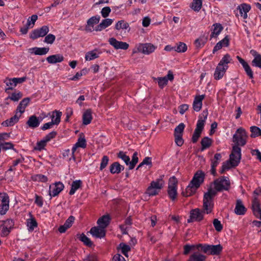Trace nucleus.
Here are the masks:
<instances>
[{"label": "nucleus", "instance_id": "obj_1", "mask_svg": "<svg viewBox=\"0 0 261 261\" xmlns=\"http://www.w3.org/2000/svg\"><path fill=\"white\" fill-rule=\"evenodd\" d=\"M215 190L210 188L207 192L203 195V207L206 214L211 213L214 207V198L217 195V192L228 191L230 187L229 178L225 176H221L216 179L213 182Z\"/></svg>", "mask_w": 261, "mask_h": 261}, {"label": "nucleus", "instance_id": "obj_2", "mask_svg": "<svg viewBox=\"0 0 261 261\" xmlns=\"http://www.w3.org/2000/svg\"><path fill=\"white\" fill-rule=\"evenodd\" d=\"M204 177L205 174L203 171L201 170L197 171L194 174L185 191L182 192V196L189 197L194 195L204 181Z\"/></svg>", "mask_w": 261, "mask_h": 261}, {"label": "nucleus", "instance_id": "obj_3", "mask_svg": "<svg viewBox=\"0 0 261 261\" xmlns=\"http://www.w3.org/2000/svg\"><path fill=\"white\" fill-rule=\"evenodd\" d=\"M164 176V175H161L160 178L152 181L146 189V194L149 196H154L158 195L165 184L163 178Z\"/></svg>", "mask_w": 261, "mask_h": 261}, {"label": "nucleus", "instance_id": "obj_4", "mask_svg": "<svg viewBox=\"0 0 261 261\" xmlns=\"http://www.w3.org/2000/svg\"><path fill=\"white\" fill-rule=\"evenodd\" d=\"M247 137L246 131L243 128L240 127L233 136V142L238 145L243 146L246 144Z\"/></svg>", "mask_w": 261, "mask_h": 261}, {"label": "nucleus", "instance_id": "obj_5", "mask_svg": "<svg viewBox=\"0 0 261 261\" xmlns=\"http://www.w3.org/2000/svg\"><path fill=\"white\" fill-rule=\"evenodd\" d=\"M241 149L239 145L236 144L232 147L231 153L229 155L230 164L232 167H236L240 163L241 159Z\"/></svg>", "mask_w": 261, "mask_h": 261}, {"label": "nucleus", "instance_id": "obj_6", "mask_svg": "<svg viewBox=\"0 0 261 261\" xmlns=\"http://www.w3.org/2000/svg\"><path fill=\"white\" fill-rule=\"evenodd\" d=\"M177 181L175 176L170 178L168 187V195L170 199L172 201H175L177 196Z\"/></svg>", "mask_w": 261, "mask_h": 261}, {"label": "nucleus", "instance_id": "obj_7", "mask_svg": "<svg viewBox=\"0 0 261 261\" xmlns=\"http://www.w3.org/2000/svg\"><path fill=\"white\" fill-rule=\"evenodd\" d=\"M9 196L6 193H0V215H4L9 209Z\"/></svg>", "mask_w": 261, "mask_h": 261}, {"label": "nucleus", "instance_id": "obj_8", "mask_svg": "<svg viewBox=\"0 0 261 261\" xmlns=\"http://www.w3.org/2000/svg\"><path fill=\"white\" fill-rule=\"evenodd\" d=\"M204 208V211H201L199 208L192 209L190 212V218L187 219V222L190 223L194 221L200 222L203 219V214L206 213Z\"/></svg>", "mask_w": 261, "mask_h": 261}, {"label": "nucleus", "instance_id": "obj_9", "mask_svg": "<svg viewBox=\"0 0 261 261\" xmlns=\"http://www.w3.org/2000/svg\"><path fill=\"white\" fill-rule=\"evenodd\" d=\"M61 116L62 112L55 110L53 112V115L51 116V121L44 124L43 126H41V129L45 130L51 128L53 125H58L61 121Z\"/></svg>", "mask_w": 261, "mask_h": 261}, {"label": "nucleus", "instance_id": "obj_10", "mask_svg": "<svg viewBox=\"0 0 261 261\" xmlns=\"http://www.w3.org/2000/svg\"><path fill=\"white\" fill-rule=\"evenodd\" d=\"M137 48L139 52L145 55H149L155 51L157 46L150 43H139Z\"/></svg>", "mask_w": 261, "mask_h": 261}, {"label": "nucleus", "instance_id": "obj_11", "mask_svg": "<svg viewBox=\"0 0 261 261\" xmlns=\"http://www.w3.org/2000/svg\"><path fill=\"white\" fill-rule=\"evenodd\" d=\"M49 31V28L47 25H43L39 29L33 30L30 35V37L33 39H36L39 37H43L47 35Z\"/></svg>", "mask_w": 261, "mask_h": 261}, {"label": "nucleus", "instance_id": "obj_12", "mask_svg": "<svg viewBox=\"0 0 261 261\" xmlns=\"http://www.w3.org/2000/svg\"><path fill=\"white\" fill-rule=\"evenodd\" d=\"M64 185L61 182H56L54 185L49 186L48 194L50 196V199L53 197L58 196L60 193L63 190Z\"/></svg>", "mask_w": 261, "mask_h": 261}, {"label": "nucleus", "instance_id": "obj_13", "mask_svg": "<svg viewBox=\"0 0 261 261\" xmlns=\"http://www.w3.org/2000/svg\"><path fill=\"white\" fill-rule=\"evenodd\" d=\"M252 210L253 215L261 220L260 204L257 197H254L252 200Z\"/></svg>", "mask_w": 261, "mask_h": 261}, {"label": "nucleus", "instance_id": "obj_14", "mask_svg": "<svg viewBox=\"0 0 261 261\" xmlns=\"http://www.w3.org/2000/svg\"><path fill=\"white\" fill-rule=\"evenodd\" d=\"M110 45L113 46L116 49L126 50L128 48L129 44L125 42L117 40L115 38H111L109 40Z\"/></svg>", "mask_w": 261, "mask_h": 261}, {"label": "nucleus", "instance_id": "obj_15", "mask_svg": "<svg viewBox=\"0 0 261 261\" xmlns=\"http://www.w3.org/2000/svg\"><path fill=\"white\" fill-rule=\"evenodd\" d=\"M89 232L92 236L96 238H102L106 236V230L105 228L100 226L92 227Z\"/></svg>", "mask_w": 261, "mask_h": 261}, {"label": "nucleus", "instance_id": "obj_16", "mask_svg": "<svg viewBox=\"0 0 261 261\" xmlns=\"http://www.w3.org/2000/svg\"><path fill=\"white\" fill-rule=\"evenodd\" d=\"M237 58L239 61V62L242 65L243 68L244 69L246 72V73L249 76V77L251 79H253V72L252 71L249 64L241 57L238 56L237 57Z\"/></svg>", "mask_w": 261, "mask_h": 261}, {"label": "nucleus", "instance_id": "obj_17", "mask_svg": "<svg viewBox=\"0 0 261 261\" xmlns=\"http://www.w3.org/2000/svg\"><path fill=\"white\" fill-rule=\"evenodd\" d=\"M205 98V95L196 96L193 103V108L196 112H199L202 106V100Z\"/></svg>", "mask_w": 261, "mask_h": 261}, {"label": "nucleus", "instance_id": "obj_18", "mask_svg": "<svg viewBox=\"0 0 261 261\" xmlns=\"http://www.w3.org/2000/svg\"><path fill=\"white\" fill-rule=\"evenodd\" d=\"M20 116V114H18V112H16L14 116L3 121L2 125L5 127L13 126L15 123L18 122Z\"/></svg>", "mask_w": 261, "mask_h": 261}, {"label": "nucleus", "instance_id": "obj_19", "mask_svg": "<svg viewBox=\"0 0 261 261\" xmlns=\"http://www.w3.org/2000/svg\"><path fill=\"white\" fill-rule=\"evenodd\" d=\"M250 9V5L246 3L242 4L237 7V10H239L240 15L243 17L244 19L247 18V13Z\"/></svg>", "mask_w": 261, "mask_h": 261}, {"label": "nucleus", "instance_id": "obj_20", "mask_svg": "<svg viewBox=\"0 0 261 261\" xmlns=\"http://www.w3.org/2000/svg\"><path fill=\"white\" fill-rule=\"evenodd\" d=\"M229 45V38L228 36H226L222 40L218 42L214 46L213 53L215 54L216 51L222 48V47H227Z\"/></svg>", "mask_w": 261, "mask_h": 261}, {"label": "nucleus", "instance_id": "obj_21", "mask_svg": "<svg viewBox=\"0 0 261 261\" xmlns=\"http://www.w3.org/2000/svg\"><path fill=\"white\" fill-rule=\"evenodd\" d=\"M100 17L99 15H96L90 18L87 21L86 30L89 32H92V28L94 24L98 23L100 20Z\"/></svg>", "mask_w": 261, "mask_h": 261}, {"label": "nucleus", "instance_id": "obj_22", "mask_svg": "<svg viewBox=\"0 0 261 261\" xmlns=\"http://www.w3.org/2000/svg\"><path fill=\"white\" fill-rule=\"evenodd\" d=\"M247 211L241 200L238 199L234 208V213L238 215H244Z\"/></svg>", "mask_w": 261, "mask_h": 261}, {"label": "nucleus", "instance_id": "obj_23", "mask_svg": "<svg viewBox=\"0 0 261 261\" xmlns=\"http://www.w3.org/2000/svg\"><path fill=\"white\" fill-rule=\"evenodd\" d=\"M124 167L118 162L113 163L110 166V172L113 174H119L124 170Z\"/></svg>", "mask_w": 261, "mask_h": 261}, {"label": "nucleus", "instance_id": "obj_24", "mask_svg": "<svg viewBox=\"0 0 261 261\" xmlns=\"http://www.w3.org/2000/svg\"><path fill=\"white\" fill-rule=\"evenodd\" d=\"M30 101V98L29 97L23 98L19 103L17 107L16 112H18V113L21 114L25 111L26 107L28 106Z\"/></svg>", "mask_w": 261, "mask_h": 261}, {"label": "nucleus", "instance_id": "obj_25", "mask_svg": "<svg viewBox=\"0 0 261 261\" xmlns=\"http://www.w3.org/2000/svg\"><path fill=\"white\" fill-rule=\"evenodd\" d=\"M29 215L31 218L27 220V226L28 227V231L32 232L34 230L35 228L38 226V223L35 218L33 217L31 213H29Z\"/></svg>", "mask_w": 261, "mask_h": 261}, {"label": "nucleus", "instance_id": "obj_26", "mask_svg": "<svg viewBox=\"0 0 261 261\" xmlns=\"http://www.w3.org/2000/svg\"><path fill=\"white\" fill-rule=\"evenodd\" d=\"M111 218L109 215H105L99 218L97 223L99 226L106 228L110 224Z\"/></svg>", "mask_w": 261, "mask_h": 261}, {"label": "nucleus", "instance_id": "obj_27", "mask_svg": "<svg viewBox=\"0 0 261 261\" xmlns=\"http://www.w3.org/2000/svg\"><path fill=\"white\" fill-rule=\"evenodd\" d=\"M64 57L61 54H56L48 56L46 61L50 64H56L62 62L64 60Z\"/></svg>", "mask_w": 261, "mask_h": 261}, {"label": "nucleus", "instance_id": "obj_28", "mask_svg": "<svg viewBox=\"0 0 261 261\" xmlns=\"http://www.w3.org/2000/svg\"><path fill=\"white\" fill-rule=\"evenodd\" d=\"M206 256L199 252H195L189 256L187 261H206Z\"/></svg>", "mask_w": 261, "mask_h": 261}, {"label": "nucleus", "instance_id": "obj_29", "mask_svg": "<svg viewBox=\"0 0 261 261\" xmlns=\"http://www.w3.org/2000/svg\"><path fill=\"white\" fill-rule=\"evenodd\" d=\"M250 52L254 57L252 61V65L261 69V55L254 50H251Z\"/></svg>", "mask_w": 261, "mask_h": 261}, {"label": "nucleus", "instance_id": "obj_30", "mask_svg": "<svg viewBox=\"0 0 261 261\" xmlns=\"http://www.w3.org/2000/svg\"><path fill=\"white\" fill-rule=\"evenodd\" d=\"M223 30V27L220 23H215L212 26V32L211 38L217 37Z\"/></svg>", "mask_w": 261, "mask_h": 261}, {"label": "nucleus", "instance_id": "obj_31", "mask_svg": "<svg viewBox=\"0 0 261 261\" xmlns=\"http://www.w3.org/2000/svg\"><path fill=\"white\" fill-rule=\"evenodd\" d=\"M231 61L232 58H231L230 55L226 54L222 57L218 65L220 66V67H224L225 69L227 70L228 68V64Z\"/></svg>", "mask_w": 261, "mask_h": 261}, {"label": "nucleus", "instance_id": "obj_32", "mask_svg": "<svg viewBox=\"0 0 261 261\" xmlns=\"http://www.w3.org/2000/svg\"><path fill=\"white\" fill-rule=\"evenodd\" d=\"M31 53H34L36 55H46L49 50L48 47H35L30 48Z\"/></svg>", "mask_w": 261, "mask_h": 261}, {"label": "nucleus", "instance_id": "obj_33", "mask_svg": "<svg viewBox=\"0 0 261 261\" xmlns=\"http://www.w3.org/2000/svg\"><path fill=\"white\" fill-rule=\"evenodd\" d=\"M223 247L221 245H210L209 254L213 255H219L222 251Z\"/></svg>", "mask_w": 261, "mask_h": 261}, {"label": "nucleus", "instance_id": "obj_34", "mask_svg": "<svg viewBox=\"0 0 261 261\" xmlns=\"http://www.w3.org/2000/svg\"><path fill=\"white\" fill-rule=\"evenodd\" d=\"M40 121L35 115L31 116L27 122V125L31 128H36L40 124Z\"/></svg>", "mask_w": 261, "mask_h": 261}, {"label": "nucleus", "instance_id": "obj_35", "mask_svg": "<svg viewBox=\"0 0 261 261\" xmlns=\"http://www.w3.org/2000/svg\"><path fill=\"white\" fill-rule=\"evenodd\" d=\"M92 119V111L91 109L86 110L83 115V123L84 125L90 124Z\"/></svg>", "mask_w": 261, "mask_h": 261}, {"label": "nucleus", "instance_id": "obj_36", "mask_svg": "<svg viewBox=\"0 0 261 261\" xmlns=\"http://www.w3.org/2000/svg\"><path fill=\"white\" fill-rule=\"evenodd\" d=\"M226 70H227L225 69L224 67H220V66L217 65L214 74V79L216 80L221 79L226 72Z\"/></svg>", "mask_w": 261, "mask_h": 261}, {"label": "nucleus", "instance_id": "obj_37", "mask_svg": "<svg viewBox=\"0 0 261 261\" xmlns=\"http://www.w3.org/2000/svg\"><path fill=\"white\" fill-rule=\"evenodd\" d=\"M100 52L98 49H94L87 52L85 55V60L86 61H91L98 58Z\"/></svg>", "mask_w": 261, "mask_h": 261}, {"label": "nucleus", "instance_id": "obj_38", "mask_svg": "<svg viewBox=\"0 0 261 261\" xmlns=\"http://www.w3.org/2000/svg\"><path fill=\"white\" fill-rule=\"evenodd\" d=\"M82 181L81 180H74L71 184V189L69 192V194L70 195H73L76 190L82 187Z\"/></svg>", "mask_w": 261, "mask_h": 261}, {"label": "nucleus", "instance_id": "obj_39", "mask_svg": "<svg viewBox=\"0 0 261 261\" xmlns=\"http://www.w3.org/2000/svg\"><path fill=\"white\" fill-rule=\"evenodd\" d=\"M115 29L117 30H125L128 32L130 30L129 24L124 20L118 21L115 24Z\"/></svg>", "mask_w": 261, "mask_h": 261}, {"label": "nucleus", "instance_id": "obj_40", "mask_svg": "<svg viewBox=\"0 0 261 261\" xmlns=\"http://www.w3.org/2000/svg\"><path fill=\"white\" fill-rule=\"evenodd\" d=\"M212 142L213 140L208 137H204L201 141V150L203 151L209 148L212 145Z\"/></svg>", "mask_w": 261, "mask_h": 261}, {"label": "nucleus", "instance_id": "obj_41", "mask_svg": "<svg viewBox=\"0 0 261 261\" xmlns=\"http://www.w3.org/2000/svg\"><path fill=\"white\" fill-rule=\"evenodd\" d=\"M77 238L79 239L81 242H83L84 244L88 247H91L93 245L92 241L90 239L88 238L84 233L77 234Z\"/></svg>", "mask_w": 261, "mask_h": 261}, {"label": "nucleus", "instance_id": "obj_42", "mask_svg": "<svg viewBox=\"0 0 261 261\" xmlns=\"http://www.w3.org/2000/svg\"><path fill=\"white\" fill-rule=\"evenodd\" d=\"M117 249H121V253L126 257H128V252L130 251L131 248L128 245L124 243H121L117 247Z\"/></svg>", "mask_w": 261, "mask_h": 261}, {"label": "nucleus", "instance_id": "obj_43", "mask_svg": "<svg viewBox=\"0 0 261 261\" xmlns=\"http://www.w3.org/2000/svg\"><path fill=\"white\" fill-rule=\"evenodd\" d=\"M126 153V152L120 151L117 153L116 155L118 158L122 160L126 165H128L130 163V158Z\"/></svg>", "mask_w": 261, "mask_h": 261}, {"label": "nucleus", "instance_id": "obj_44", "mask_svg": "<svg viewBox=\"0 0 261 261\" xmlns=\"http://www.w3.org/2000/svg\"><path fill=\"white\" fill-rule=\"evenodd\" d=\"M76 146L82 148H85L87 146L86 140L83 134H80L76 143Z\"/></svg>", "mask_w": 261, "mask_h": 261}, {"label": "nucleus", "instance_id": "obj_45", "mask_svg": "<svg viewBox=\"0 0 261 261\" xmlns=\"http://www.w3.org/2000/svg\"><path fill=\"white\" fill-rule=\"evenodd\" d=\"M205 123V120H202V117L199 115L197 122L196 127L195 130L201 133L204 128Z\"/></svg>", "mask_w": 261, "mask_h": 261}, {"label": "nucleus", "instance_id": "obj_46", "mask_svg": "<svg viewBox=\"0 0 261 261\" xmlns=\"http://www.w3.org/2000/svg\"><path fill=\"white\" fill-rule=\"evenodd\" d=\"M202 4V0H193L190 7L195 11L198 12L201 8Z\"/></svg>", "mask_w": 261, "mask_h": 261}, {"label": "nucleus", "instance_id": "obj_47", "mask_svg": "<svg viewBox=\"0 0 261 261\" xmlns=\"http://www.w3.org/2000/svg\"><path fill=\"white\" fill-rule=\"evenodd\" d=\"M154 81L158 82L159 86L161 88H163L168 83V79L166 76L159 77L153 78Z\"/></svg>", "mask_w": 261, "mask_h": 261}, {"label": "nucleus", "instance_id": "obj_48", "mask_svg": "<svg viewBox=\"0 0 261 261\" xmlns=\"http://www.w3.org/2000/svg\"><path fill=\"white\" fill-rule=\"evenodd\" d=\"M31 179L34 181H40L42 182H46L48 180L47 177L42 174H35L31 177Z\"/></svg>", "mask_w": 261, "mask_h": 261}, {"label": "nucleus", "instance_id": "obj_49", "mask_svg": "<svg viewBox=\"0 0 261 261\" xmlns=\"http://www.w3.org/2000/svg\"><path fill=\"white\" fill-rule=\"evenodd\" d=\"M138 160L139 159L138 157V152L137 151H135V152H134L133 154L132 161H130V163H129L128 169H133L135 168L136 165L138 162Z\"/></svg>", "mask_w": 261, "mask_h": 261}, {"label": "nucleus", "instance_id": "obj_50", "mask_svg": "<svg viewBox=\"0 0 261 261\" xmlns=\"http://www.w3.org/2000/svg\"><path fill=\"white\" fill-rule=\"evenodd\" d=\"M14 79H6L5 81V83L6 86H8L7 88H6L5 92H8V91L10 90H12L14 87L16 86L15 83L14 82Z\"/></svg>", "mask_w": 261, "mask_h": 261}, {"label": "nucleus", "instance_id": "obj_51", "mask_svg": "<svg viewBox=\"0 0 261 261\" xmlns=\"http://www.w3.org/2000/svg\"><path fill=\"white\" fill-rule=\"evenodd\" d=\"M196 249L200 250L204 253L209 254L210 245L207 244H198L196 245Z\"/></svg>", "mask_w": 261, "mask_h": 261}, {"label": "nucleus", "instance_id": "obj_52", "mask_svg": "<svg viewBox=\"0 0 261 261\" xmlns=\"http://www.w3.org/2000/svg\"><path fill=\"white\" fill-rule=\"evenodd\" d=\"M250 132H251V134L250 135L251 138L261 136V129L256 126H251Z\"/></svg>", "mask_w": 261, "mask_h": 261}, {"label": "nucleus", "instance_id": "obj_53", "mask_svg": "<svg viewBox=\"0 0 261 261\" xmlns=\"http://www.w3.org/2000/svg\"><path fill=\"white\" fill-rule=\"evenodd\" d=\"M187 50V46L184 42H179L174 46V50L178 53H184Z\"/></svg>", "mask_w": 261, "mask_h": 261}, {"label": "nucleus", "instance_id": "obj_54", "mask_svg": "<svg viewBox=\"0 0 261 261\" xmlns=\"http://www.w3.org/2000/svg\"><path fill=\"white\" fill-rule=\"evenodd\" d=\"M207 41V39L204 37H199L195 41V46L197 48L203 47Z\"/></svg>", "mask_w": 261, "mask_h": 261}, {"label": "nucleus", "instance_id": "obj_55", "mask_svg": "<svg viewBox=\"0 0 261 261\" xmlns=\"http://www.w3.org/2000/svg\"><path fill=\"white\" fill-rule=\"evenodd\" d=\"M222 159V155L220 153H217L214 155L213 159H211V165L217 166Z\"/></svg>", "mask_w": 261, "mask_h": 261}, {"label": "nucleus", "instance_id": "obj_56", "mask_svg": "<svg viewBox=\"0 0 261 261\" xmlns=\"http://www.w3.org/2000/svg\"><path fill=\"white\" fill-rule=\"evenodd\" d=\"M185 127V125L183 123H179L174 129V135H182L183 134V132L184 128Z\"/></svg>", "mask_w": 261, "mask_h": 261}, {"label": "nucleus", "instance_id": "obj_57", "mask_svg": "<svg viewBox=\"0 0 261 261\" xmlns=\"http://www.w3.org/2000/svg\"><path fill=\"white\" fill-rule=\"evenodd\" d=\"M0 229H1V232L0 234L3 237H6L8 236L10 232L11 231V230L12 229H9V228H8L7 227H5L4 226L1 225L0 226Z\"/></svg>", "mask_w": 261, "mask_h": 261}, {"label": "nucleus", "instance_id": "obj_58", "mask_svg": "<svg viewBox=\"0 0 261 261\" xmlns=\"http://www.w3.org/2000/svg\"><path fill=\"white\" fill-rule=\"evenodd\" d=\"M109 161V158L108 156L104 155L102 158L101 163H100V167H99V170L100 171L103 170V169H105L107 167V166L108 164Z\"/></svg>", "mask_w": 261, "mask_h": 261}, {"label": "nucleus", "instance_id": "obj_59", "mask_svg": "<svg viewBox=\"0 0 261 261\" xmlns=\"http://www.w3.org/2000/svg\"><path fill=\"white\" fill-rule=\"evenodd\" d=\"M3 224L1 225L4 226L5 227H7L9 228V229H13L14 225V222L12 219H8L6 220H3L2 221Z\"/></svg>", "mask_w": 261, "mask_h": 261}, {"label": "nucleus", "instance_id": "obj_60", "mask_svg": "<svg viewBox=\"0 0 261 261\" xmlns=\"http://www.w3.org/2000/svg\"><path fill=\"white\" fill-rule=\"evenodd\" d=\"M152 164L151 162V158L148 156L145 157L143 161L139 164L137 168V170H138L139 168H141L144 165H151Z\"/></svg>", "mask_w": 261, "mask_h": 261}, {"label": "nucleus", "instance_id": "obj_61", "mask_svg": "<svg viewBox=\"0 0 261 261\" xmlns=\"http://www.w3.org/2000/svg\"><path fill=\"white\" fill-rule=\"evenodd\" d=\"M46 142L44 139H42L37 143L36 146L35 147V149L41 151L44 148L45 146L46 145Z\"/></svg>", "mask_w": 261, "mask_h": 261}, {"label": "nucleus", "instance_id": "obj_62", "mask_svg": "<svg viewBox=\"0 0 261 261\" xmlns=\"http://www.w3.org/2000/svg\"><path fill=\"white\" fill-rule=\"evenodd\" d=\"M113 22V19L110 18H106L103 19L100 22V27H103V28L106 29V28L110 26Z\"/></svg>", "mask_w": 261, "mask_h": 261}, {"label": "nucleus", "instance_id": "obj_63", "mask_svg": "<svg viewBox=\"0 0 261 261\" xmlns=\"http://www.w3.org/2000/svg\"><path fill=\"white\" fill-rule=\"evenodd\" d=\"M56 39V36L51 34L47 35L44 40L45 43L48 44H53Z\"/></svg>", "mask_w": 261, "mask_h": 261}, {"label": "nucleus", "instance_id": "obj_64", "mask_svg": "<svg viewBox=\"0 0 261 261\" xmlns=\"http://www.w3.org/2000/svg\"><path fill=\"white\" fill-rule=\"evenodd\" d=\"M213 225L216 229L218 232L221 231L223 229V225L221 222L217 219H215L213 221Z\"/></svg>", "mask_w": 261, "mask_h": 261}]
</instances>
